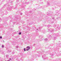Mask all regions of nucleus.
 Listing matches in <instances>:
<instances>
[{"mask_svg":"<svg viewBox=\"0 0 61 61\" xmlns=\"http://www.w3.org/2000/svg\"><path fill=\"white\" fill-rule=\"evenodd\" d=\"M27 49H26V50L27 51H28L30 49V47H29V46H27Z\"/></svg>","mask_w":61,"mask_h":61,"instance_id":"obj_1","label":"nucleus"},{"mask_svg":"<svg viewBox=\"0 0 61 61\" xmlns=\"http://www.w3.org/2000/svg\"><path fill=\"white\" fill-rule=\"evenodd\" d=\"M19 35H21V32H20L19 33Z\"/></svg>","mask_w":61,"mask_h":61,"instance_id":"obj_2","label":"nucleus"},{"mask_svg":"<svg viewBox=\"0 0 61 61\" xmlns=\"http://www.w3.org/2000/svg\"><path fill=\"white\" fill-rule=\"evenodd\" d=\"M24 51H25V48L24 49Z\"/></svg>","mask_w":61,"mask_h":61,"instance_id":"obj_3","label":"nucleus"},{"mask_svg":"<svg viewBox=\"0 0 61 61\" xmlns=\"http://www.w3.org/2000/svg\"><path fill=\"white\" fill-rule=\"evenodd\" d=\"M2 36H0V38H1V39H2Z\"/></svg>","mask_w":61,"mask_h":61,"instance_id":"obj_4","label":"nucleus"},{"mask_svg":"<svg viewBox=\"0 0 61 61\" xmlns=\"http://www.w3.org/2000/svg\"><path fill=\"white\" fill-rule=\"evenodd\" d=\"M2 47L3 48L4 47V46L3 45L2 46Z\"/></svg>","mask_w":61,"mask_h":61,"instance_id":"obj_5","label":"nucleus"}]
</instances>
